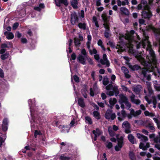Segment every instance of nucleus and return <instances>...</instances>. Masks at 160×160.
Returning <instances> with one entry per match:
<instances>
[{
	"mask_svg": "<svg viewBox=\"0 0 160 160\" xmlns=\"http://www.w3.org/2000/svg\"><path fill=\"white\" fill-rule=\"evenodd\" d=\"M112 110L110 109H108L107 110L105 114V118L108 120H110V119L112 120H114L116 118V115L114 113H112Z\"/></svg>",
	"mask_w": 160,
	"mask_h": 160,
	"instance_id": "nucleus-1",
	"label": "nucleus"
},
{
	"mask_svg": "<svg viewBox=\"0 0 160 160\" xmlns=\"http://www.w3.org/2000/svg\"><path fill=\"white\" fill-rule=\"evenodd\" d=\"M103 59L100 60V63L103 65H106V67H108L110 66V62L108 60L106 54H104L102 56Z\"/></svg>",
	"mask_w": 160,
	"mask_h": 160,
	"instance_id": "nucleus-2",
	"label": "nucleus"
},
{
	"mask_svg": "<svg viewBox=\"0 0 160 160\" xmlns=\"http://www.w3.org/2000/svg\"><path fill=\"white\" fill-rule=\"evenodd\" d=\"M149 52L150 55V57L149 58L148 56L147 58L150 62L154 61L156 58V55L154 51L152 48H150L149 50Z\"/></svg>",
	"mask_w": 160,
	"mask_h": 160,
	"instance_id": "nucleus-3",
	"label": "nucleus"
},
{
	"mask_svg": "<svg viewBox=\"0 0 160 160\" xmlns=\"http://www.w3.org/2000/svg\"><path fill=\"white\" fill-rule=\"evenodd\" d=\"M70 21L72 25H74L76 22H78V18L76 12L71 14Z\"/></svg>",
	"mask_w": 160,
	"mask_h": 160,
	"instance_id": "nucleus-4",
	"label": "nucleus"
},
{
	"mask_svg": "<svg viewBox=\"0 0 160 160\" xmlns=\"http://www.w3.org/2000/svg\"><path fill=\"white\" fill-rule=\"evenodd\" d=\"M54 1L56 6L58 7H60L61 4H63L66 6L68 4L67 0H54Z\"/></svg>",
	"mask_w": 160,
	"mask_h": 160,
	"instance_id": "nucleus-5",
	"label": "nucleus"
},
{
	"mask_svg": "<svg viewBox=\"0 0 160 160\" xmlns=\"http://www.w3.org/2000/svg\"><path fill=\"white\" fill-rule=\"evenodd\" d=\"M142 18L145 19H149L152 16V14L151 12L143 11L142 12Z\"/></svg>",
	"mask_w": 160,
	"mask_h": 160,
	"instance_id": "nucleus-6",
	"label": "nucleus"
},
{
	"mask_svg": "<svg viewBox=\"0 0 160 160\" xmlns=\"http://www.w3.org/2000/svg\"><path fill=\"white\" fill-rule=\"evenodd\" d=\"M77 60L78 62L83 65H85L86 64V60L84 56L82 55H79L78 56L77 58Z\"/></svg>",
	"mask_w": 160,
	"mask_h": 160,
	"instance_id": "nucleus-7",
	"label": "nucleus"
},
{
	"mask_svg": "<svg viewBox=\"0 0 160 160\" xmlns=\"http://www.w3.org/2000/svg\"><path fill=\"white\" fill-rule=\"evenodd\" d=\"M129 68L133 71H136L139 70V69L141 68V67L137 64L134 65H132L129 62L127 63Z\"/></svg>",
	"mask_w": 160,
	"mask_h": 160,
	"instance_id": "nucleus-8",
	"label": "nucleus"
},
{
	"mask_svg": "<svg viewBox=\"0 0 160 160\" xmlns=\"http://www.w3.org/2000/svg\"><path fill=\"white\" fill-rule=\"evenodd\" d=\"M123 137L121 136L120 138H117L118 145L120 148H122L123 145Z\"/></svg>",
	"mask_w": 160,
	"mask_h": 160,
	"instance_id": "nucleus-9",
	"label": "nucleus"
},
{
	"mask_svg": "<svg viewBox=\"0 0 160 160\" xmlns=\"http://www.w3.org/2000/svg\"><path fill=\"white\" fill-rule=\"evenodd\" d=\"M137 135L138 138L139 139H141L142 141L145 142L148 140V138L142 134L138 133Z\"/></svg>",
	"mask_w": 160,
	"mask_h": 160,
	"instance_id": "nucleus-10",
	"label": "nucleus"
},
{
	"mask_svg": "<svg viewBox=\"0 0 160 160\" xmlns=\"http://www.w3.org/2000/svg\"><path fill=\"white\" fill-rule=\"evenodd\" d=\"M78 104L82 108H84L85 107V103L84 101V99L82 98H78Z\"/></svg>",
	"mask_w": 160,
	"mask_h": 160,
	"instance_id": "nucleus-11",
	"label": "nucleus"
},
{
	"mask_svg": "<svg viewBox=\"0 0 160 160\" xmlns=\"http://www.w3.org/2000/svg\"><path fill=\"white\" fill-rule=\"evenodd\" d=\"M7 44L2 43L1 45V48L5 49L6 48H9L13 47V44L12 42H7Z\"/></svg>",
	"mask_w": 160,
	"mask_h": 160,
	"instance_id": "nucleus-12",
	"label": "nucleus"
},
{
	"mask_svg": "<svg viewBox=\"0 0 160 160\" xmlns=\"http://www.w3.org/2000/svg\"><path fill=\"white\" fill-rule=\"evenodd\" d=\"M142 112L141 110H139L135 112L133 109H132L130 112V113L133 116L136 117L140 115Z\"/></svg>",
	"mask_w": 160,
	"mask_h": 160,
	"instance_id": "nucleus-13",
	"label": "nucleus"
},
{
	"mask_svg": "<svg viewBox=\"0 0 160 160\" xmlns=\"http://www.w3.org/2000/svg\"><path fill=\"white\" fill-rule=\"evenodd\" d=\"M128 139L132 144H134L135 143V139L134 137L132 134H130L128 135Z\"/></svg>",
	"mask_w": 160,
	"mask_h": 160,
	"instance_id": "nucleus-14",
	"label": "nucleus"
},
{
	"mask_svg": "<svg viewBox=\"0 0 160 160\" xmlns=\"http://www.w3.org/2000/svg\"><path fill=\"white\" fill-rule=\"evenodd\" d=\"M120 100L121 103H125L127 102L128 100L126 97L123 94H122L120 96Z\"/></svg>",
	"mask_w": 160,
	"mask_h": 160,
	"instance_id": "nucleus-15",
	"label": "nucleus"
},
{
	"mask_svg": "<svg viewBox=\"0 0 160 160\" xmlns=\"http://www.w3.org/2000/svg\"><path fill=\"white\" fill-rule=\"evenodd\" d=\"M122 127L126 129L130 128V124L128 121H124L122 124Z\"/></svg>",
	"mask_w": 160,
	"mask_h": 160,
	"instance_id": "nucleus-16",
	"label": "nucleus"
},
{
	"mask_svg": "<svg viewBox=\"0 0 160 160\" xmlns=\"http://www.w3.org/2000/svg\"><path fill=\"white\" fill-rule=\"evenodd\" d=\"M87 88L85 87L83 88L81 90V93L84 97L85 98H87Z\"/></svg>",
	"mask_w": 160,
	"mask_h": 160,
	"instance_id": "nucleus-17",
	"label": "nucleus"
},
{
	"mask_svg": "<svg viewBox=\"0 0 160 160\" xmlns=\"http://www.w3.org/2000/svg\"><path fill=\"white\" fill-rule=\"evenodd\" d=\"M120 11L124 14L128 15L129 11L128 9L125 7H121L120 8Z\"/></svg>",
	"mask_w": 160,
	"mask_h": 160,
	"instance_id": "nucleus-18",
	"label": "nucleus"
},
{
	"mask_svg": "<svg viewBox=\"0 0 160 160\" xmlns=\"http://www.w3.org/2000/svg\"><path fill=\"white\" fill-rule=\"evenodd\" d=\"M129 157L131 160H135L136 158L134 153L132 151H130L129 153Z\"/></svg>",
	"mask_w": 160,
	"mask_h": 160,
	"instance_id": "nucleus-19",
	"label": "nucleus"
},
{
	"mask_svg": "<svg viewBox=\"0 0 160 160\" xmlns=\"http://www.w3.org/2000/svg\"><path fill=\"white\" fill-rule=\"evenodd\" d=\"M93 116L98 120L100 119V113L97 111H94L93 112Z\"/></svg>",
	"mask_w": 160,
	"mask_h": 160,
	"instance_id": "nucleus-20",
	"label": "nucleus"
},
{
	"mask_svg": "<svg viewBox=\"0 0 160 160\" xmlns=\"http://www.w3.org/2000/svg\"><path fill=\"white\" fill-rule=\"evenodd\" d=\"M64 154H63V155L60 156L59 159L60 160H69L72 158V156L66 157L64 156Z\"/></svg>",
	"mask_w": 160,
	"mask_h": 160,
	"instance_id": "nucleus-21",
	"label": "nucleus"
},
{
	"mask_svg": "<svg viewBox=\"0 0 160 160\" xmlns=\"http://www.w3.org/2000/svg\"><path fill=\"white\" fill-rule=\"evenodd\" d=\"M78 27L84 30L86 29V24L85 23H79Z\"/></svg>",
	"mask_w": 160,
	"mask_h": 160,
	"instance_id": "nucleus-22",
	"label": "nucleus"
},
{
	"mask_svg": "<svg viewBox=\"0 0 160 160\" xmlns=\"http://www.w3.org/2000/svg\"><path fill=\"white\" fill-rule=\"evenodd\" d=\"M80 40L77 38H74V43L76 47H79L81 44L80 42Z\"/></svg>",
	"mask_w": 160,
	"mask_h": 160,
	"instance_id": "nucleus-23",
	"label": "nucleus"
},
{
	"mask_svg": "<svg viewBox=\"0 0 160 160\" xmlns=\"http://www.w3.org/2000/svg\"><path fill=\"white\" fill-rule=\"evenodd\" d=\"M8 52H6V53L2 54L1 55V58L2 60H5L8 58Z\"/></svg>",
	"mask_w": 160,
	"mask_h": 160,
	"instance_id": "nucleus-24",
	"label": "nucleus"
},
{
	"mask_svg": "<svg viewBox=\"0 0 160 160\" xmlns=\"http://www.w3.org/2000/svg\"><path fill=\"white\" fill-rule=\"evenodd\" d=\"M86 122L88 123L89 124H92V122L91 118L89 116H87L85 117Z\"/></svg>",
	"mask_w": 160,
	"mask_h": 160,
	"instance_id": "nucleus-25",
	"label": "nucleus"
},
{
	"mask_svg": "<svg viewBox=\"0 0 160 160\" xmlns=\"http://www.w3.org/2000/svg\"><path fill=\"white\" fill-rule=\"evenodd\" d=\"M92 132L93 134H97L98 136H100L102 134L100 129L98 128H97L96 130H93Z\"/></svg>",
	"mask_w": 160,
	"mask_h": 160,
	"instance_id": "nucleus-26",
	"label": "nucleus"
},
{
	"mask_svg": "<svg viewBox=\"0 0 160 160\" xmlns=\"http://www.w3.org/2000/svg\"><path fill=\"white\" fill-rule=\"evenodd\" d=\"M92 22L95 23V25L96 27L98 28L99 27L97 18L95 16H93L92 17Z\"/></svg>",
	"mask_w": 160,
	"mask_h": 160,
	"instance_id": "nucleus-27",
	"label": "nucleus"
},
{
	"mask_svg": "<svg viewBox=\"0 0 160 160\" xmlns=\"http://www.w3.org/2000/svg\"><path fill=\"white\" fill-rule=\"evenodd\" d=\"M120 35L119 39L120 40V42H119V43L121 44L124 43L123 38H124L125 36L122 34H120Z\"/></svg>",
	"mask_w": 160,
	"mask_h": 160,
	"instance_id": "nucleus-28",
	"label": "nucleus"
},
{
	"mask_svg": "<svg viewBox=\"0 0 160 160\" xmlns=\"http://www.w3.org/2000/svg\"><path fill=\"white\" fill-rule=\"evenodd\" d=\"M71 4L72 6L74 8L77 9L78 8V6H77V4H78V1H72L71 2Z\"/></svg>",
	"mask_w": 160,
	"mask_h": 160,
	"instance_id": "nucleus-29",
	"label": "nucleus"
},
{
	"mask_svg": "<svg viewBox=\"0 0 160 160\" xmlns=\"http://www.w3.org/2000/svg\"><path fill=\"white\" fill-rule=\"evenodd\" d=\"M148 70L145 68H143L142 70L141 74H142L144 77H146Z\"/></svg>",
	"mask_w": 160,
	"mask_h": 160,
	"instance_id": "nucleus-30",
	"label": "nucleus"
},
{
	"mask_svg": "<svg viewBox=\"0 0 160 160\" xmlns=\"http://www.w3.org/2000/svg\"><path fill=\"white\" fill-rule=\"evenodd\" d=\"M147 126L150 130L152 131H155V128L153 126V123H149L148 124Z\"/></svg>",
	"mask_w": 160,
	"mask_h": 160,
	"instance_id": "nucleus-31",
	"label": "nucleus"
},
{
	"mask_svg": "<svg viewBox=\"0 0 160 160\" xmlns=\"http://www.w3.org/2000/svg\"><path fill=\"white\" fill-rule=\"evenodd\" d=\"M152 2V0H141V2L144 5H147L148 4V2L150 3L151 2Z\"/></svg>",
	"mask_w": 160,
	"mask_h": 160,
	"instance_id": "nucleus-32",
	"label": "nucleus"
},
{
	"mask_svg": "<svg viewBox=\"0 0 160 160\" xmlns=\"http://www.w3.org/2000/svg\"><path fill=\"white\" fill-rule=\"evenodd\" d=\"M14 37L13 34L11 32L7 36V38L8 39H12Z\"/></svg>",
	"mask_w": 160,
	"mask_h": 160,
	"instance_id": "nucleus-33",
	"label": "nucleus"
},
{
	"mask_svg": "<svg viewBox=\"0 0 160 160\" xmlns=\"http://www.w3.org/2000/svg\"><path fill=\"white\" fill-rule=\"evenodd\" d=\"M108 132L111 137H113L115 135V132L112 129H110L109 128H108Z\"/></svg>",
	"mask_w": 160,
	"mask_h": 160,
	"instance_id": "nucleus-34",
	"label": "nucleus"
},
{
	"mask_svg": "<svg viewBox=\"0 0 160 160\" xmlns=\"http://www.w3.org/2000/svg\"><path fill=\"white\" fill-rule=\"evenodd\" d=\"M103 84L104 86H106L109 83V81L108 80V78H106V79L104 78L103 81Z\"/></svg>",
	"mask_w": 160,
	"mask_h": 160,
	"instance_id": "nucleus-35",
	"label": "nucleus"
},
{
	"mask_svg": "<svg viewBox=\"0 0 160 160\" xmlns=\"http://www.w3.org/2000/svg\"><path fill=\"white\" fill-rule=\"evenodd\" d=\"M86 58H87V59L88 62L90 65H92L94 63H93V61L92 59L91 58H90V57H89L88 56H87V57H86Z\"/></svg>",
	"mask_w": 160,
	"mask_h": 160,
	"instance_id": "nucleus-36",
	"label": "nucleus"
},
{
	"mask_svg": "<svg viewBox=\"0 0 160 160\" xmlns=\"http://www.w3.org/2000/svg\"><path fill=\"white\" fill-rule=\"evenodd\" d=\"M145 145L142 142L140 143L139 145V148L140 149H142L143 150L145 151L146 150V149H144Z\"/></svg>",
	"mask_w": 160,
	"mask_h": 160,
	"instance_id": "nucleus-37",
	"label": "nucleus"
},
{
	"mask_svg": "<svg viewBox=\"0 0 160 160\" xmlns=\"http://www.w3.org/2000/svg\"><path fill=\"white\" fill-rule=\"evenodd\" d=\"M73 78L75 82H79V78L76 75H74L73 76Z\"/></svg>",
	"mask_w": 160,
	"mask_h": 160,
	"instance_id": "nucleus-38",
	"label": "nucleus"
},
{
	"mask_svg": "<svg viewBox=\"0 0 160 160\" xmlns=\"http://www.w3.org/2000/svg\"><path fill=\"white\" fill-rule=\"evenodd\" d=\"M81 53L85 57H86L88 56L87 55V53L85 49H83L81 51Z\"/></svg>",
	"mask_w": 160,
	"mask_h": 160,
	"instance_id": "nucleus-39",
	"label": "nucleus"
},
{
	"mask_svg": "<svg viewBox=\"0 0 160 160\" xmlns=\"http://www.w3.org/2000/svg\"><path fill=\"white\" fill-rule=\"evenodd\" d=\"M41 133L40 131H38L37 130H36L34 132V137L35 138H36L37 136L38 135H41Z\"/></svg>",
	"mask_w": 160,
	"mask_h": 160,
	"instance_id": "nucleus-40",
	"label": "nucleus"
},
{
	"mask_svg": "<svg viewBox=\"0 0 160 160\" xmlns=\"http://www.w3.org/2000/svg\"><path fill=\"white\" fill-rule=\"evenodd\" d=\"M124 103L126 105V108L129 109L131 107V104L128 101V100Z\"/></svg>",
	"mask_w": 160,
	"mask_h": 160,
	"instance_id": "nucleus-41",
	"label": "nucleus"
},
{
	"mask_svg": "<svg viewBox=\"0 0 160 160\" xmlns=\"http://www.w3.org/2000/svg\"><path fill=\"white\" fill-rule=\"evenodd\" d=\"M89 52L91 55L92 54V52L94 54H96L97 53V51L96 50V49L95 48H93V49L92 52V51L91 50H89Z\"/></svg>",
	"mask_w": 160,
	"mask_h": 160,
	"instance_id": "nucleus-42",
	"label": "nucleus"
},
{
	"mask_svg": "<svg viewBox=\"0 0 160 160\" xmlns=\"http://www.w3.org/2000/svg\"><path fill=\"white\" fill-rule=\"evenodd\" d=\"M122 69L123 71V72L125 74L128 73V69L125 67H122Z\"/></svg>",
	"mask_w": 160,
	"mask_h": 160,
	"instance_id": "nucleus-43",
	"label": "nucleus"
},
{
	"mask_svg": "<svg viewBox=\"0 0 160 160\" xmlns=\"http://www.w3.org/2000/svg\"><path fill=\"white\" fill-rule=\"evenodd\" d=\"M113 87V86L111 84H109L106 87V89L108 90L111 89Z\"/></svg>",
	"mask_w": 160,
	"mask_h": 160,
	"instance_id": "nucleus-44",
	"label": "nucleus"
},
{
	"mask_svg": "<svg viewBox=\"0 0 160 160\" xmlns=\"http://www.w3.org/2000/svg\"><path fill=\"white\" fill-rule=\"evenodd\" d=\"M2 128L3 131H6L8 130V125L2 124Z\"/></svg>",
	"mask_w": 160,
	"mask_h": 160,
	"instance_id": "nucleus-45",
	"label": "nucleus"
},
{
	"mask_svg": "<svg viewBox=\"0 0 160 160\" xmlns=\"http://www.w3.org/2000/svg\"><path fill=\"white\" fill-rule=\"evenodd\" d=\"M132 37L130 35H129L128 33L126 34V36H125L124 38L125 39L127 40H129L131 39Z\"/></svg>",
	"mask_w": 160,
	"mask_h": 160,
	"instance_id": "nucleus-46",
	"label": "nucleus"
},
{
	"mask_svg": "<svg viewBox=\"0 0 160 160\" xmlns=\"http://www.w3.org/2000/svg\"><path fill=\"white\" fill-rule=\"evenodd\" d=\"M19 26V23L18 22L14 23L13 25V29H16Z\"/></svg>",
	"mask_w": 160,
	"mask_h": 160,
	"instance_id": "nucleus-47",
	"label": "nucleus"
},
{
	"mask_svg": "<svg viewBox=\"0 0 160 160\" xmlns=\"http://www.w3.org/2000/svg\"><path fill=\"white\" fill-rule=\"evenodd\" d=\"M135 95L133 94L132 93V95L130 96V99L131 101L133 103V102L135 101Z\"/></svg>",
	"mask_w": 160,
	"mask_h": 160,
	"instance_id": "nucleus-48",
	"label": "nucleus"
},
{
	"mask_svg": "<svg viewBox=\"0 0 160 160\" xmlns=\"http://www.w3.org/2000/svg\"><path fill=\"white\" fill-rule=\"evenodd\" d=\"M107 44H109L110 47L113 48H115V44L112 42L109 41Z\"/></svg>",
	"mask_w": 160,
	"mask_h": 160,
	"instance_id": "nucleus-49",
	"label": "nucleus"
},
{
	"mask_svg": "<svg viewBox=\"0 0 160 160\" xmlns=\"http://www.w3.org/2000/svg\"><path fill=\"white\" fill-rule=\"evenodd\" d=\"M134 92H135L136 93H139L140 92V89L137 86L135 87V88H134Z\"/></svg>",
	"mask_w": 160,
	"mask_h": 160,
	"instance_id": "nucleus-50",
	"label": "nucleus"
},
{
	"mask_svg": "<svg viewBox=\"0 0 160 160\" xmlns=\"http://www.w3.org/2000/svg\"><path fill=\"white\" fill-rule=\"evenodd\" d=\"M104 28L107 30V31H109L110 28L109 25L107 23H104L103 24Z\"/></svg>",
	"mask_w": 160,
	"mask_h": 160,
	"instance_id": "nucleus-51",
	"label": "nucleus"
},
{
	"mask_svg": "<svg viewBox=\"0 0 160 160\" xmlns=\"http://www.w3.org/2000/svg\"><path fill=\"white\" fill-rule=\"evenodd\" d=\"M71 58L72 60H74L76 58V55L75 53H73L71 55Z\"/></svg>",
	"mask_w": 160,
	"mask_h": 160,
	"instance_id": "nucleus-52",
	"label": "nucleus"
},
{
	"mask_svg": "<svg viewBox=\"0 0 160 160\" xmlns=\"http://www.w3.org/2000/svg\"><path fill=\"white\" fill-rule=\"evenodd\" d=\"M152 103H153V107L155 108L156 107V105L157 103V101L156 98H154L152 101Z\"/></svg>",
	"mask_w": 160,
	"mask_h": 160,
	"instance_id": "nucleus-53",
	"label": "nucleus"
},
{
	"mask_svg": "<svg viewBox=\"0 0 160 160\" xmlns=\"http://www.w3.org/2000/svg\"><path fill=\"white\" fill-rule=\"evenodd\" d=\"M101 96L102 100H105L107 98V96L106 94L104 92L101 93Z\"/></svg>",
	"mask_w": 160,
	"mask_h": 160,
	"instance_id": "nucleus-54",
	"label": "nucleus"
},
{
	"mask_svg": "<svg viewBox=\"0 0 160 160\" xmlns=\"http://www.w3.org/2000/svg\"><path fill=\"white\" fill-rule=\"evenodd\" d=\"M8 122L7 119V118H4L3 120L2 124L8 125Z\"/></svg>",
	"mask_w": 160,
	"mask_h": 160,
	"instance_id": "nucleus-55",
	"label": "nucleus"
},
{
	"mask_svg": "<svg viewBox=\"0 0 160 160\" xmlns=\"http://www.w3.org/2000/svg\"><path fill=\"white\" fill-rule=\"evenodd\" d=\"M106 146L108 149H110L112 147V144L111 142H109Z\"/></svg>",
	"mask_w": 160,
	"mask_h": 160,
	"instance_id": "nucleus-56",
	"label": "nucleus"
},
{
	"mask_svg": "<svg viewBox=\"0 0 160 160\" xmlns=\"http://www.w3.org/2000/svg\"><path fill=\"white\" fill-rule=\"evenodd\" d=\"M21 42L22 43H26L28 41L25 38H22L21 39Z\"/></svg>",
	"mask_w": 160,
	"mask_h": 160,
	"instance_id": "nucleus-57",
	"label": "nucleus"
},
{
	"mask_svg": "<svg viewBox=\"0 0 160 160\" xmlns=\"http://www.w3.org/2000/svg\"><path fill=\"white\" fill-rule=\"evenodd\" d=\"M121 87L124 91L126 92L128 91V89L127 87L123 85H122Z\"/></svg>",
	"mask_w": 160,
	"mask_h": 160,
	"instance_id": "nucleus-58",
	"label": "nucleus"
},
{
	"mask_svg": "<svg viewBox=\"0 0 160 160\" xmlns=\"http://www.w3.org/2000/svg\"><path fill=\"white\" fill-rule=\"evenodd\" d=\"M75 124V120L74 118H73V119L71 121L70 123V126L71 127H72L74 126Z\"/></svg>",
	"mask_w": 160,
	"mask_h": 160,
	"instance_id": "nucleus-59",
	"label": "nucleus"
},
{
	"mask_svg": "<svg viewBox=\"0 0 160 160\" xmlns=\"http://www.w3.org/2000/svg\"><path fill=\"white\" fill-rule=\"evenodd\" d=\"M121 114L123 118H125L127 116V114L125 110H122L121 111Z\"/></svg>",
	"mask_w": 160,
	"mask_h": 160,
	"instance_id": "nucleus-60",
	"label": "nucleus"
},
{
	"mask_svg": "<svg viewBox=\"0 0 160 160\" xmlns=\"http://www.w3.org/2000/svg\"><path fill=\"white\" fill-rule=\"evenodd\" d=\"M104 36L107 38L109 37V33L107 31H105L104 33Z\"/></svg>",
	"mask_w": 160,
	"mask_h": 160,
	"instance_id": "nucleus-61",
	"label": "nucleus"
},
{
	"mask_svg": "<svg viewBox=\"0 0 160 160\" xmlns=\"http://www.w3.org/2000/svg\"><path fill=\"white\" fill-rule=\"evenodd\" d=\"M4 77V74L3 72V70L2 69L0 68V77L3 78Z\"/></svg>",
	"mask_w": 160,
	"mask_h": 160,
	"instance_id": "nucleus-62",
	"label": "nucleus"
},
{
	"mask_svg": "<svg viewBox=\"0 0 160 160\" xmlns=\"http://www.w3.org/2000/svg\"><path fill=\"white\" fill-rule=\"evenodd\" d=\"M92 106L95 109H96L98 111L99 110V107L95 103H93Z\"/></svg>",
	"mask_w": 160,
	"mask_h": 160,
	"instance_id": "nucleus-63",
	"label": "nucleus"
},
{
	"mask_svg": "<svg viewBox=\"0 0 160 160\" xmlns=\"http://www.w3.org/2000/svg\"><path fill=\"white\" fill-rule=\"evenodd\" d=\"M90 95L92 97H93L94 96V91L92 90V88H90Z\"/></svg>",
	"mask_w": 160,
	"mask_h": 160,
	"instance_id": "nucleus-64",
	"label": "nucleus"
}]
</instances>
